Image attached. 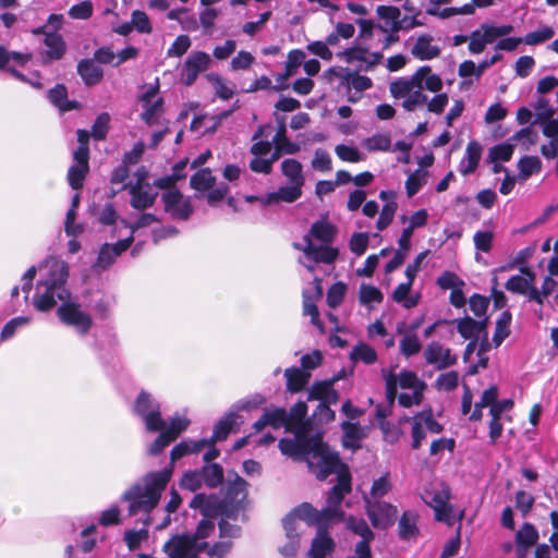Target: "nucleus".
Returning <instances> with one entry per match:
<instances>
[{
  "mask_svg": "<svg viewBox=\"0 0 558 558\" xmlns=\"http://www.w3.org/2000/svg\"><path fill=\"white\" fill-rule=\"evenodd\" d=\"M172 476V468L147 473L143 482L131 486L122 496L128 501V514L134 517L140 511L150 513L159 504L161 494L166 489Z\"/></svg>",
  "mask_w": 558,
  "mask_h": 558,
  "instance_id": "f257e3e1",
  "label": "nucleus"
},
{
  "mask_svg": "<svg viewBox=\"0 0 558 558\" xmlns=\"http://www.w3.org/2000/svg\"><path fill=\"white\" fill-rule=\"evenodd\" d=\"M68 278L69 267L65 263L52 266L47 278L37 282V292L33 298L34 307L46 313L56 306L57 300L62 303L70 300L71 292L65 286Z\"/></svg>",
  "mask_w": 558,
  "mask_h": 558,
  "instance_id": "f03ea898",
  "label": "nucleus"
},
{
  "mask_svg": "<svg viewBox=\"0 0 558 558\" xmlns=\"http://www.w3.org/2000/svg\"><path fill=\"white\" fill-rule=\"evenodd\" d=\"M304 461H306L308 471L318 481H325L331 474L339 472L342 465H347L341 461L339 453L323 441L320 435H316Z\"/></svg>",
  "mask_w": 558,
  "mask_h": 558,
  "instance_id": "7ed1b4c3",
  "label": "nucleus"
},
{
  "mask_svg": "<svg viewBox=\"0 0 558 558\" xmlns=\"http://www.w3.org/2000/svg\"><path fill=\"white\" fill-rule=\"evenodd\" d=\"M365 513L372 525L378 530H387L392 526L398 517V509L390 502L371 500L364 496Z\"/></svg>",
  "mask_w": 558,
  "mask_h": 558,
  "instance_id": "20e7f679",
  "label": "nucleus"
},
{
  "mask_svg": "<svg viewBox=\"0 0 558 558\" xmlns=\"http://www.w3.org/2000/svg\"><path fill=\"white\" fill-rule=\"evenodd\" d=\"M189 507L191 509H198L203 519L214 521L218 515H223L227 519H235L233 513L228 509L226 501L216 494L206 495L198 493L192 498Z\"/></svg>",
  "mask_w": 558,
  "mask_h": 558,
  "instance_id": "39448f33",
  "label": "nucleus"
},
{
  "mask_svg": "<svg viewBox=\"0 0 558 558\" xmlns=\"http://www.w3.org/2000/svg\"><path fill=\"white\" fill-rule=\"evenodd\" d=\"M57 316L62 324L76 328L81 335L88 333L93 326L92 316L82 311L80 303L70 300L58 307Z\"/></svg>",
  "mask_w": 558,
  "mask_h": 558,
  "instance_id": "423d86ee",
  "label": "nucleus"
},
{
  "mask_svg": "<svg viewBox=\"0 0 558 558\" xmlns=\"http://www.w3.org/2000/svg\"><path fill=\"white\" fill-rule=\"evenodd\" d=\"M229 476L222 499L236 519L239 511L245 508L248 483L236 472H232L233 478H231V473H229Z\"/></svg>",
  "mask_w": 558,
  "mask_h": 558,
  "instance_id": "0eeeda50",
  "label": "nucleus"
},
{
  "mask_svg": "<svg viewBox=\"0 0 558 558\" xmlns=\"http://www.w3.org/2000/svg\"><path fill=\"white\" fill-rule=\"evenodd\" d=\"M208 547L207 542H194L187 533L175 535L165 545L169 558H189L193 554H202Z\"/></svg>",
  "mask_w": 558,
  "mask_h": 558,
  "instance_id": "6e6552de",
  "label": "nucleus"
},
{
  "mask_svg": "<svg viewBox=\"0 0 558 558\" xmlns=\"http://www.w3.org/2000/svg\"><path fill=\"white\" fill-rule=\"evenodd\" d=\"M146 171L144 170L143 173L137 171V180L134 184H124L121 190L129 189L130 195H131V206L134 209L137 210H145L147 208H150L156 201V197L158 195L157 192L155 193H148L145 187L150 189V185L145 182Z\"/></svg>",
  "mask_w": 558,
  "mask_h": 558,
  "instance_id": "1a4fd4ad",
  "label": "nucleus"
},
{
  "mask_svg": "<svg viewBox=\"0 0 558 558\" xmlns=\"http://www.w3.org/2000/svg\"><path fill=\"white\" fill-rule=\"evenodd\" d=\"M294 433L296 436L295 440L291 438H281L279 440L278 447L282 454L304 461L312 447V444L316 438V435L308 436L300 429L294 430Z\"/></svg>",
  "mask_w": 558,
  "mask_h": 558,
  "instance_id": "9d476101",
  "label": "nucleus"
},
{
  "mask_svg": "<svg viewBox=\"0 0 558 558\" xmlns=\"http://www.w3.org/2000/svg\"><path fill=\"white\" fill-rule=\"evenodd\" d=\"M210 58L209 54L204 51H195L191 53L184 61L181 80L185 86H192L199 73L206 71L209 68Z\"/></svg>",
  "mask_w": 558,
  "mask_h": 558,
  "instance_id": "9b49d317",
  "label": "nucleus"
},
{
  "mask_svg": "<svg viewBox=\"0 0 558 558\" xmlns=\"http://www.w3.org/2000/svg\"><path fill=\"white\" fill-rule=\"evenodd\" d=\"M303 241L305 245L293 243V247L302 251L307 258L313 259L315 263L332 264L339 256V250L326 244L325 246H316L313 244L310 235H304Z\"/></svg>",
  "mask_w": 558,
  "mask_h": 558,
  "instance_id": "f8f14e48",
  "label": "nucleus"
},
{
  "mask_svg": "<svg viewBox=\"0 0 558 558\" xmlns=\"http://www.w3.org/2000/svg\"><path fill=\"white\" fill-rule=\"evenodd\" d=\"M44 44L48 48L40 52V60L44 65L49 64L51 61L61 60L66 52V44L57 32L47 33Z\"/></svg>",
  "mask_w": 558,
  "mask_h": 558,
  "instance_id": "ddd939ff",
  "label": "nucleus"
},
{
  "mask_svg": "<svg viewBox=\"0 0 558 558\" xmlns=\"http://www.w3.org/2000/svg\"><path fill=\"white\" fill-rule=\"evenodd\" d=\"M336 544L326 526H318L316 536L312 539L308 558H325L335 550Z\"/></svg>",
  "mask_w": 558,
  "mask_h": 558,
  "instance_id": "4468645a",
  "label": "nucleus"
},
{
  "mask_svg": "<svg viewBox=\"0 0 558 558\" xmlns=\"http://www.w3.org/2000/svg\"><path fill=\"white\" fill-rule=\"evenodd\" d=\"M538 538L539 534L534 524L524 522L514 537L517 555L523 557L529 548L537 544Z\"/></svg>",
  "mask_w": 558,
  "mask_h": 558,
  "instance_id": "2eb2a0df",
  "label": "nucleus"
},
{
  "mask_svg": "<svg viewBox=\"0 0 558 558\" xmlns=\"http://www.w3.org/2000/svg\"><path fill=\"white\" fill-rule=\"evenodd\" d=\"M68 88L64 84H56L48 90L49 101L59 109L60 112H68L71 110L81 109L82 105L77 100H70L68 98Z\"/></svg>",
  "mask_w": 558,
  "mask_h": 558,
  "instance_id": "dca6fc26",
  "label": "nucleus"
},
{
  "mask_svg": "<svg viewBox=\"0 0 558 558\" xmlns=\"http://www.w3.org/2000/svg\"><path fill=\"white\" fill-rule=\"evenodd\" d=\"M307 414V404L305 401H298L290 410L288 414V424L287 430L292 432L300 429L304 434H308L311 429V424L308 421H305Z\"/></svg>",
  "mask_w": 558,
  "mask_h": 558,
  "instance_id": "f3484780",
  "label": "nucleus"
},
{
  "mask_svg": "<svg viewBox=\"0 0 558 558\" xmlns=\"http://www.w3.org/2000/svg\"><path fill=\"white\" fill-rule=\"evenodd\" d=\"M418 514L414 510H405L398 522V536L402 541H410L420 535L417 526Z\"/></svg>",
  "mask_w": 558,
  "mask_h": 558,
  "instance_id": "a211bd4d",
  "label": "nucleus"
},
{
  "mask_svg": "<svg viewBox=\"0 0 558 558\" xmlns=\"http://www.w3.org/2000/svg\"><path fill=\"white\" fill-rule=\"evenodd\" d=\"M307 400H317L320 402L337 403L339 392L331 386V381L317 380L314 381L308 390Z\"/></svg>",
  "mask_w": 558,
  "mask_h": 558,
  "instance_id": "6ab92c4d",
  "label": "nucleus"
},
{
  "mask_svg": "<svg viewBox=\"0 0 558 558\" xmlns=\"http://www.w3.org/2000/svg\"><path fill=\"white\" fill-rule=\"evenodd\" d=\"M302 186L294 183H290L289 186H280L276 192L268 193L263 203L264 205L279 202L293 203L302 196Z\"/></svg>",
  "mask_w": 558,
  "mask_h": 558,
  "instance_id": "aec40b11",
  "label": "nucleus"
},
{
  "mask_svg": "<svg viewBox=\"0 0 558 558\" xmlns=\"http://www.w3.org/2000/svg\"><path fill=\"white\" fill-rule=\"evenodd\" d=\"M77 73L86 86L97 85L104 77V70L93 59H82L77 63Z\"/></svg>",
  "mask_w": 558,
  "mask_h": 558,
  "instance_id": "412c9836",
  "label": "nucleus"
},
{
  "mask_svg": "<svg viewBox=\"0 0 558 558\" xmlns=\"http://www.w3.org/2000/svg\"><path fill=\"white\" fill-rule=\"evenodd\" d=\"M433 37L430 35H421L412 47V54L418 60H432L440 54V48L432 45Z\"/></svg>",
  "mask_w": 558,
  "mask_h": 558,
  "instance_id": "4be33fe9",
  "label": "nucleus"
},
{
  "mask_svg": "<svg viewBox=\"0 0 558 558\" xmlns=\"http://www.w3.org/2000/svg\"><path fill=\"white\" fill-rule=\"evenodd\" d=\"M284 377L287 378V390L298 393L306 387L311 374L298 367H289L284 369Z\"/></svg>",
  "mask_w": 558,
  "mask_h": 558,
  "instance_id": "5701e85b",
  "label": "nucleus"
},
{
  "mask_svg": "<svg viewBox=\"0 0 558 558\" xmlns=\"http://www.w3.org/2000/svg\"><path fill=\"white\" fill-rule=\"evenodd\" d=\"M307 235H310L311 239L312 236L324 244H330L336 239L337 228L327 220H317L312 223Z\"/></svg>",
  "mask_w": 558,
  "mask_h": 558,
  "instance_id": "b1692460",
  "label": "nucleus"
},
{
  "mask_svg": "<svg viewBox=\"0 0 558 558\" xmlns=\"http://www.w3.org/2000/svg\"><path fill=\"white\" fill-rule=\"evenodd\" d=\"M483 153V147L477 141H470L465 148V157L468 165L465 167H460L459 171L462 175H469L476 171L481 157Z\"/></svg>",
  "mask_w": 558,
  "mask_h": 558,
  "instance_id": "393cba45",
  "label": "nucleus"
},
{
  "mask_svg": "<svg viewBox=\"0 0 558 558\" xmlns=\"http://www.w3.org/2000/svg\"><path fill=\"white\" fill-rule=\"evenodd\" d=\"M217 183L210 168L198 169L190 178V186L196 192H207Z\"/></svg>",
  "mask_w": 558,
  "mask_h": 558,
  "instance_id": "a878e982",
  "label": "nucleus"
},
{
  "mask_svg": "<svg viewBox=\"0 0 558 558\" xmlns=\"http://www.w3.org/2000/svg\"><path fill=\"white\" fill-rule=\"evenodd\" d=\"M554 114L555 109L537 112V120L534 123L539 122L543 125V134L550 141L558 142V117L554 119Z\"/></svg>",
  "mask_w": 558,
  "mask_h": 558,
  "instance_id": "bb28decb",
  "label": "nucleus"
},
{
  "mask_svg": "<svg viewBox=\"0 0 558 558\" xmlns=\"http://www.w3.org/2000/svg\"><path fill=\"white\" fill-rule=\"evenodd\" d=\"M199 470L208 488H217L223 483L225 472L219 463L205 464Z\"/></svg>",
  "mask_w": 558,
  "mask_h": 558,
  "instance_id": "cd10ccee",
  "label": "nucleus"
},
{
  "mask_svg": "<svg viewBox=\"0 0 558 558\" xmlns=\"http://www.w3.org/2000/svg\"><path fill=\"white\" fill-rule=\"evenodd\" d=\"M555 276H546L543 280L541 290L538 288H532L530 291V302H535L541 307L544 305L545 300L556 292L558 282L554 279Z\"/></svg>",
  "mask_w": 558,
  "mask_h": 558,
  "instance_id": "c85d7f7f",
  "label": "nucleus"
},
{
  "mask_svg": "<svg viewBox=\"0 0 558 558\" xmlns=\"http://www.w3.org/2000/svg\"><path fill=\"white\" fill-rule=\"evenodd\" d=\"M159 407V402L154 399L151 393L142 389L134 401L133 411L140 417H144L149 411H155Z\"/></svg>",
  "mask_w": 558,
  "mask_h": 558,
  "instance_id": "c756f323",
  "label": "nucleus"
},
{
  "mask_svg": "<svg viewBox=\"0 0 558 558\" xmlns=\"http://www.w3.org/2000/svg\"><path fill=\"white\" fill-rule=\"evenodd\" d=\"M511 320H512V314L508 310L504 311L499 315V317L496 322L495 332L493 336V343L496 348L499 347L504 342V340L509 337V335L511 332V330H510Z\"/></svg>",
  "mask_w": 558,
  "mask_h": 558,
  "instance_id": "7c9ffc66",
  "label": "nucleus"
},
{
  "mask_svg": "<svg viewBox=\"0 0 558 558\" xmlns=\"http://www.w3.org/2000/svg\"><path fill=\"white\" fill-rule=\"evenodd\" d=\"M278 128L274 136L272 143H278L281 147L286 148L287 155H294L300 151L301 147L299 144L291 142L287 135L286 120L282 117L277 119Z\"/></svg>",
  "mask_w": 558,
  "mask_h": 558,
  "instance_id": "2f4dec72",
  "label": "nucleus"
},
{
  "mask_svg": "<svg viewBox=\"0 0 558 558\" xmlns=\"http://www.w3.org/2000/svg\"><path fill=\"white\" fill-rule=\"evenodd\" d=\"M281 171L289 179L290 183L304 185L302 163L299 160L293 158L284 159L281 163Z\"/></svg>",
  "mask_w": 558,
  "mask_h": 558,
  "instance_id": "473e14b6",
  "label": "nucleus"
},
{
  "mask_svg": "<svg viewBox=\"0 0 558 558\" xmlns=\"http://www.w3.org/2000/svg\"><path fill=\"white\" fill-rule=\"evenodd\" d=\"M235 415L233 413L218 421L214 427L213 435L209 438V445H215L217 441L226 440L232 430Z\"/></svg>",
  "mask_w": 558,
  "mask_h": 558,
  "instance_id": "72a5a7b5",
  "label": "nucleus"
},
{
  "mask_svg": "<svg viewBox=\"0 0 558 558\" xmlns=\"http://www.w3.org/2000/svg\"><path fill=\"white\" fill-rule=\"evenodd\" d=\"M305 59V52L301 49H293L289 51L286 63V71L277 75V81L283 82L288 80Z\"/></svg>",
  "mask_w": 558,
  "mask_h": 558,
  "instance_id": "f704fd0d",
  "label": "nucleus"
},
{
  "mask_svg": "<svg viewBox=\"0 0 558 558\" xmlns=\"http://www.w3.org/2000/svg\"><path fill=\"white\" fill-rule=\"evenodd\" d=\"M345 525L349 531L355 535L361 536L362 539L375 538L374 532L371 530L367 522L363 518H355L350 515L345 520Z\"/></svg>",
  "mask_w": 558,
  "mask_h": 558,
  "instance_id": "c9c22d12",
  "label": "nucleus"
},
{
  "mask_svg": "<svg viewBox=\"0 0 558 558\" xmlns=\"http://www.w3.org/2000/svg\"><path fill=\"white\" fill-rule=\"evenodd\" d=\"M456 325L460 336L465 340L477 339L475 319L470 316L449 320V325Z\"/></svg>",
  "mask_w": 558,
  "mask_h": 558,
  "instance_id": "e433bc0d",
  "label": "nucleus"
},
{
  "mask_svg": "<svg viewBox=\"0 0 558 558\" xmlns=\"http://www.w3.org/2000/svg\"><path fill=\"white\" fill-rule=\"evenodd\" d=\"M350 359L352 361H362L366 365H372L377 361V353L371 345L361 342L353 348L350 353Z\"/></svg>",
  "mask_w": 558,
  "mask_h": 558,
  "instance_id": "4c0bfd02",
  "label": "nucleus"
},
{
  "mask_svg": "<svg viewBox=\"0 0 558 558\" xmlns=\"http://www.w3.org/2000/svg\"><path fill=\"white\" fill-rule=\"evenodd\" d=\"M413 281L408 280L407 282L399 283L393 290L391 298L397 303H402L405 308H411L417 304V300L410 298L407 299L411 291Z\"/></svg>",
  "mask_w": 558,
  "mask_h": 558,
  "instance_id": "58836bf2",
  "label": "nucleus"
},
{
  "mask_svg": "<svg viewBox=\"0 0 558 558\" xmlns=\"http://www.w3.org/2000/svg\"><path fill=\"white\" fill-rule=\"evenodd\" d=\"M520 175L527 179L533 173H537L542 169V161L537 156H524L518 162Z\"/></svg>",
  "mask_w": 558,
  "mask_h": 558,
  "instance_id": "ea45409f",
  "label": "nucleus"
},
{
  "mask_svg": "<svg viewBox=\"0 0 558 558\" xmlns=\"http://www.w3.org/2000/svg\"><path fill=\"white\" fill-rule=\"evenodd\" d=\"M347 292V284L342 281H337L330 286L327 291L326 301L329 307H338L344 300Z\"/></svg>",
  "mask_w": 558,
  "mask_h": 558,
  "instance_id": "a19ab883",
  "label": "nucleus"
},
{
  "mask_svg": "<svg viewBox=\"0 0 558 558\" xmlns=\"http://www.w3.org/2000/svg\"><path fill=\"white\" fill-rule=\"evenodd\" d=\"M110 114L101 112L97 116L92 125V136L96 141H105L109 131Z\"/></svg>",
  "mask_w": 558,
  "mask_h": 558,
  "instance_id": "79ce46f5",
  "label": "nucleus"
},
{
  "mask_svg": "<svg viewBox=\"0 0 558 558\" xmlns=\"http://www.w3.org/2000/svg\"><path fill=\"white\" fill-rule=\"evenodd\" d=\"M392 488L391 482L388 474L380 476L373 482L371 487L369 496H366L371 500H380L386 496Z\"/></svg>",
  "mask_w": 558,
  "mask_h": 558,
  "instance_id": "37998d69",
  "label": "nucleus"
},
{
  "mask_svg": "<svg viewBox=\"0 0 558 558\" xmlns=\"http://www.w3.org/2000/svg\"><path fill=\"white\" fill-rule=\"evenodd\" d=\"M343 518H344L343 511H341L340 509H337L336 507L327 505L326 508H324L322 510H317L315 520H314V524H316L317 527L318 526L327 527V523L329 521H331L333 519L343 520Z\"/></svg>",
  "mask_w": 558,
  "mask_h": 558,
  "instance_id": "c03bdc74",
  "label": "nucleus"
},
{
  "mask_svg": "<svg viewBox=\"0 0 558 558\" xmlns=\"http://www.w3.org/2000/svg\"><path fill=\"white\" fill-rule=\"evenodd\" d=\"M89 172V168L72 165L68 170L69 185L78 191L84 186V180Z\"/></svg>",
  "mask_w": 558,
  "mask_h": 558,
  "instance_id": "a18cd8bd",
  "label": "nucleus"
},
{
  "mask_svg": "<svg viewBox=\"0 0 558 558\" xmlns=\"http://www.w3.org/2000/svg\"><path fill=\"white\" fill-rule=\"evenodd\" d=\"M204 484L203 476L201 474V470H190L183 473L180 480V486L183 489H187L190 492L198 490Z\"/></svg>",
  "mask_w": 558,
  "mask_h": 558,
  "instance_id": "49530a36",
  "label": "nucleus"
},
{
  "mask_svg": "<svg viewBox=\"0 0 558 558\" xmlns=\"http://www.w3.org/2000/svg\"><path fill=\"white\" fill-rule=\"evenodd\" d=\"M514 146L509 143H501L490 147L488 159L490 162L509 161L513 155Z\"/></svg>",
  "mask_w": 558,
  "mask_h": 558,
  "instance_id": "de8ad7c7",
  "label": "nucleus"
},
{
  "mask_svg": "<svg viewBox=\"0 0 558 558\" xmlns=\"http://www.w3.org/2000/svg\"><path fill=\"white\" fill-rule=\"evenodd\" d=\"M341 429L344 432V437L353 440L352 442L343 441V445L348 448H352L356 450L361 448L359 439L361 438L360 434V425L359 423H352L349 421H344L341 423Z\"/></svg>",
  "mask_w": 558,
  "mask_h": 558,
  "instance_id": "09e8293b",
  "label": "nucleus"
},
{
  "mask_svg": "<svg viewBox=\"0 0 558 558\" xmlns=\"http://www.w3.org/2000/svg\"><path fill=\"white\" fill-rule=\"evenodd\" d=\"M117 257V255H113L111 244L105 243L99 250L98 257L96 263L93 265V269L105 270L114 263Z\"/></svg>",
  "mask_w": 558,
  "mask_h": 558,
  "instance_id": "8fccbe9b",
  "label": "nucleus"
},
{
  "mask_svg": "<svg viewBox=\"0 0 558 558\" xmlns=\"http://www.w3.org/2000/svg\"><path fill=\"white\" fill-rule=\"evenodd\" d=\"M555 35V32L553 27L550 26H543L542 28L527 33L524 38L523 43L526 45H538L542 43H545L549 39H551Z\"/></svg>",
  "mask_w": 558,
  "mask_h": 558,
  "instance_id": "3c124183",
  "label": "nucleus"
},
{
  "mask_svg": "<svg viewBox=\"0 0 558 558\" xmlns=\"http://www.w3.org/2000/svg\"><path fill=\"white\" fill-rule=\"evenodd\" d=\"M398 204L395 201L387 202L379 214V217L376 222V228L379 231L385 230L393 220L395 214L397 211Z\"/></svg>",
  "mask_w": 558,
  "mask_h": 558,
  "instance_id": "603ef678",
  "label": "nucleus"
},
{
  "mask_svg": "<svg viewBox=\"0 0 558 558\" xmlns=\"http://www.w3.org/2000/svg\"><path fill=\"white\" fill-rule=\"evenodd\" d=\"M268 426L278 429L282 426L287 429L288 413L283 408H276L272 411H266L264 413Z\"/></svg>",
  "mask_w": 558,
  "mask_h": 558,
  "instance_id": "864d4df0",
  "label": "nucleus"
},
{
  "mask_svg": "<svg viewBox=\"0 0 558 558\" xmlns=\"http://www.w3.org/2000/svg\"><path fill=\"white\" fill-rule=\"evenodd\" d=\"M337 474V483L332 486L338 492H341L344 496L351 493L352 489V476L350 469L347 465H342Z\"/></svg>",
  "mask_w": 558,
  "mask_h": 558,
  "instance_id": "5fc2aeb1",
  "label": "nucleus"
},
{
  "mask_svg": "<svg viewBox=\"0 0 558 558\" xmlns=\"http://www.w3.org/2000/svg\"><path fill=\"white\" fill-rule=\"evenodd\" d=\"M131 22L133 28L141 34H150L153 32L150 20L144 11L134 10L131 14Z\"/></svg>",
  "mask_w": 558,
  "mask_h": 558,
  "instance_id": "6e6d98bb",
  "label": "nucleus"
},
{
  "mask_svg": "<svg viewBox=\"0 0 558 558\" xmlns=\"http://www.w3.org/2000/svg\"><path fill=\"white\" fill-rule=\"evenodd\" d=\"M215 522L213 520H209V519H202L195 531L191 534H189V536L194 541V542H205L206 538H208L215 531Z\"/></svg>",
  "mask_w": 558,
  "mask_h": 558,
  "instance_id": "4d7b16f0",
  "label": "nucleus"
},
{
  "mask_svg": "<svg viewBox=\"0 0 558 558\" xmlns=\"http://www.w3.org/2000/svg\"><path fill=\"white\" fill-rule=\"evenodd\" d=\"M359 298L362 304H369L372 302L381 303L384 300V294L378 288L371 284L362 283L360 287Z\"/></svg>",
  "mask_w": 558,
  "mask_h": 558,
  "instance_id": "13d9d810",
  "label": "nucleus"
},
{
  "mask_svg": "<svg viewBox=\"0 0 558 558\" xmlns=\"http://www.w3.org/2000/svg\"><path fill=\"white\" fill-rule=\"evenodd\" d=\"M442 344L438 341H432L428 343L424 350V359L428 365L435 366L438 369V365H440V361L442 359Z\"/></svg>",
  "mask_w": 558,
  "mask_h": 558,
  "instance_id": "bf43d9fd",
  "label": "nucleus"
},
{
  "mask_svg": "<svg viewBox=\"0 0 558 558\" xmlns=\"http://www.w3.org/2000/svg\"><path fill=\"white\" fill-rule=\"evenodd\" d=\"M142 420L145 423L146 429L150 433L162 432L166 427V422L161 417L160 407L155 411H149Z\"/></svg>",
  "mask_w": 558,
  "mask_h": 558,
  "instance_id": "052dcab7",
  "label": "nucleus"
},
{
  "mask_svg": "<svg viewBox=\"0 0 558 558\" xmlns=\"http://www.w3.org/2000/svg\"><path fill=\"white\" fill-rule=\"evenodd\" d=\"M341 77L357 92L369 89L373 85V82L368 76L360 75L359 73L348 72Z\"/></svg>",
  "mask_w": 558,
  "mask_h": 558,
  "instance_id": "680f3d73",
  "label": "nucleus"
},
{
  "mask_svg": "<svg viewBox=\"0 0 558 558\" xmlns=\"http://www.w3.org/2000/svg\"><path fill=\"white\" fill-rule=\"evenodd\" d=\"M390 137L385 134H376L364 141V147L369 151H386L390 148Z\"/></svg>",
  "mask_w": 558,
  "mask_h": 558,
  "instance_id": "e2e57ef3",
  "label": "nucleus"
},
{
  "mask_svg": "<svg viewBox=\"0 0 558 558\" xmlns=\"http://www.w3.org/2000/svg\"><path fill=\"white\" fill-rule=\"evenodd\" d=\"M505 288L512 293L526 296L527 301H530L531 289H529V287L526 286V281L525 279H523L522 276H511L505 283Z\"/></svg>",
  "mask_w": 558,
  "mask_h": 558,
  "instance_id": "0e129e2a",
  "label": "nucleus"
},
{
  "mask_svg": "<svg viewBox=\"0 0 558 558\" xmlns=\"http://www.w3.org/2000/svg\"><path fill=\"white\" fill-rule=\"evenodd\" d=\"M421 349L422 344L416 335H407L400 341V351L407 357L417 354Z\"/></svg>",
  "mask_w": 558,
  "mask_h": 558,
  "instance_id": "69168bd1",
  "label": "nucleus"
},
{
  "mask_svg": "<svg viewBox=\"0 0 558 558\" xmlns=\"http://www.w3.org/2000/svg\"><path fill=\"white\" fill-rule=\"evenodd\" d=\"M189 418L174 416L170 418L169 426L163 428V432L174 441L180 436V434L189 427Z\"/></svg>",
  "mask_w": 558,
  "mask_h": 558,
  "instance_id": "338daca9",
  "label": "nucleus"
},
{
  "mask_svg": "<svg viewBox=\"0 0 558 558\" xmlns=\"http://www.w3.org/2000/svg\"><path fill=\"white\" fill-rule=\"evenodd\" d=\"M312 167L320 172L330 171L332 168L330 155L325 149L317 148L312 160Z\"/></svg>",
  "mask_w": 558,
  "mask_h": 558,
  "instance_id": "774afa93",
  "label": "nucleus"
}]
</instances>
